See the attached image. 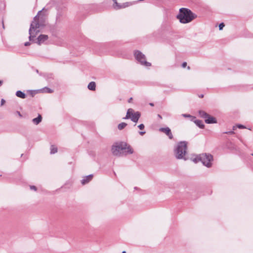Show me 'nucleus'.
<instances>
[{"mask_svg":"<svg viewBox=\"0 0 253 253\" xmlns=\"http://www.w3.org/2000/svg\"><path fill=\"white\" fill-rule=\"evenodd\" d=\"M40 12H41V11H39L38 14ZM44 26L45 24L43 20V18L37 15L31 23L29 30V39L30 41H34V38H36L37 35L40 32V29L43 27Z\"/></svg>","mask_w":253,"mask_h":253,"instance_id":"f257e3e1","label":"nucleus"},{"mask_svg":"<svg viewBox=\"0 0 253 253\" xmlns=\"http://www.w3.org/2000/svg\"><path fill=\"white\" fill-rule=\"evenodd\" d=\"M196 17L197 15L195 13L186 8H181L178 14L176 16L177 19L183 24L189 23Z\"/></svg>","mask_w":253,"mask_h":253,"instance_id":"f03ea898","label":"nucleus"},{"mask_svg":"<svg viewBox=\"0 0 253 253\" xmlns=\"http://www.w3.org/2000/svg\"><path fill=\"white\" fill-rule=\"evenodd\" d=\"M187 146L185 141L179 142L174 149V153L177 159H183L186 160Z\"/></svg>","mask_w":253,"mask_h":253,"instance_id":"7ed1b4c3","label":"nucleus"},{"mask_svg":"<svg viewBox=\"0 0 253 253\" xmlns=\"http://www.w3.org/2000/svg\"><path fill=\"white\" fill-rule=\"evenodd\" d=\"M213 160L212 155L209 153H202L196 155L195 158L193 159V161L196 163L201 162L203 165L208 168L212 167Z\"/></svg>","mask_w":253,"mask_h":253,"instance_id":"20e7f679","label":"nucleus"},{"mask_svg":"<svg viewBox=\"0 0 253 253\" xmlns=\"http://www.w3.org/2000/svg\"><path fill=\"white\" fill-rule=\"evenodd\" d=\"M140 116L141 114L139 112H134L132 109L129 108L127 110L126 116L123 118V119H130L131 121L136 123L138 122Z\"/></svg>","mask_w":253,"mask_h":253,"instance_id":"39448f33","label":"nucleus"},{"mask_svg":"<svg viewBox=\"0 0 253 253\" xmlns=\"http://www.w3.org/2000/svg\"><path fill=\"white\" fill-rule=\"evenodd\" d=\"M126 143H120L115 145H113L112 147L111 151L112 154L114 156H120L123 150H126Z\"/></svg>","mask_w":253,"mask_h":253,"instance_id":"423d86ee","label":"nucleus"},{"mask_svg":"<svg viewBox=\"0 0 253 253\" xmlns=\"http://www.w3.org/2000/svg\"><path fill=\"white\" fill-rule=\"evenodd\" d=\"M134 55L137 61L142 65L148 67L151 65V64L146 61V57L144 54L139 50H136L134 52Z\"/></svg>","mask_w":253,"mask_h":253,"instance_id":"0eeeda50","label":"nucleus"},{"mask_svg":"<svg viewBox=\"0 0 253 253\" xmlns=\"http://www.w3.org/2000/svg\"><path fill=\"white\" fill-rule=\"evenodd\" d=\"M199 116L205 120L206 123L208 124L217 123V120L215 117H213L205 111L200 110L198 112Z\"/></svg>","mask_w":253,"mask_h":253,"instance_id":"6e6552de","label":"nucleus"},{"mask_svg":"<svg viewBox=\"0 0 253 253\" xmlns=\"http://www.w3.org/2000/svg\"><path fill=\"white\" fill-rule=\"evenodd\" d=\"M48 38L47 35H40L37 39L34 38V42H35L37 43L39 45H41L42 43H43L45 41H46Z\"/></svg>","mask_w":253,"mask_h":253,"instance_id":"1a4fd4ad","label":"nucleus"},{"mask_svg":"<svg viewBox=\"0 0 253 253\" xmlns=\"http://www.w3.org/2000/svg\"><path fill=\"white\" fill-rule=\"evenodd\" d=\"M159 130L161 132H163L166 133V134L167 136H168V137L169 139H171L173 138V135L171 132V130L169 127H162L159 129Z\"/></svg>","mask_w":253,"mask_h":253,"instance_id":"9d476101","label":"nucleus"},{"mask_svg":"<svg viewBox=\"0 0 253 253\" xmlns=\"http://www.w3.org/2000/svg\"><path fill=\"white\" fill-rule=\"evenodd\" d=\"M129 5L128 2L124 3L123 5H121L120 3H118L117 1H115L113 4V7L115 9H119L123 8H125L127 7Z\"/></svg>","mask_w":253,"mask_h":253,"instance_id":"9b49d317","label":"nucleus"},{"mask_svg":"<svg viewBox=\"0 0 253 253\" xmlns=\"http://www.w3.org/2000/svg\"><path fill=\"white\" fill-rule=\"evenodd\" d=\"M191 121L194 122L195 124L201 128H203L205 126L203 121L199 120H196V117H192Z\"/></svg>","mask_w":253,"mask_h":253,"instance_id":"f8f14e48","label":"nucleus"},{"mask_svg":"<svg viewBox=\"0 0 253 253\" xmlns=\"http://www.w3.org/2000/svg\"><path fill=\"white\" fill-rule=\"evenodd\" d=\"M93 175L89 174L84 177L82 180L81 183L83 185H84L88 183L92 178Z\"/></svg>","mask_w":253,"mask_h":253,"instance_id":"ddd939ff","label":"nucleus"},{"mask_svg":"<svg viewBox=\"0 0 253 253\" xmlns=\"http://www.w3.org/2000/svg\"><path fill=\"white\" fill-rule=\"evenodd\" d=\"M42 120V117L41 115H39L38 117L32 120L33 123L35 125H38Z\"/></svg>","mask_w":253,"mask_h":253,"instance_id":"4468645a","label":"nucleus"},{"mask_svg":"<svg viewBox=\"0 0 253 253\" xmlns=\"http://www.w3.org/2000/svg\"><path fill=\"white\" fill-rule=\"evenodd\" d=\"M96 87V84L94 82H91L89 83V84L87 85V88L88 89L94 91L95 90Z\"/></svg>","mask_w":253,"mask_h":253,"instance_id":"2eb2a0df","label":"nucleus"},{"mask_svg":"<svg viewBox=\"0 0 253 253\" xmlns=\"http://www.w3.org/2000/svg\"><path fill=\"white\" fill-rule=\"evenodd\" d=\"M16 95L17 97L22 98V99H24L26 97L25 93L20 90H18L16 91Z\"/></svg>","mask_w":253,"mask_h":253,"instance_id":"dca6fc26","label":"nucleus"},{"mask_svg":"<svg viewBox=\"0 0 253 253\" xmlns=\"http://www.w3.org/2000/svg\"><path fill=\"white\" fill-rule=\"evenodd\" d=\"M127 126V124L126 123H121L119 124L118 126V128L119 130H122Z\"/></svg>","mask_w":253,"mask_h":253,"instance_id":"f3484780","label":"nucleus"},{"mask_svg":"<svg viewBox=\"0 0 253 253\" xmlns=\"http://www.w3.org/2000/svg\"><path fill=\"white\" fill-rule=\"evenodd\" d=\"M57 152V148L53 145H51L50 148V153L53 154Z\"/></svg>","mask_w":253,"mask_h":253,"instance_id":"a211bd4d","label":"nucleus"},{"mask_svg":"<svg viewBox=\"0 0 253 253\" xmlns=\"http://www.w3.org/2000/svg\"><path fill=\"white\" fill-rule=\"evenodd\" d=\"M126 149L127 150V151H126V152L128 154H132L133 152V149H132V148L130 146H127L126 145Z\"/></svg>","mask_w":253,"mask_h":253,"instance_id":"6ab92c4d","label":"nucleus"},{"mask_svg":"<svg viewBox=\"0 0 253 253\" xmlns=\"http://www.w3.org/2000/svg\"><path fill=\"white\" fill-rule=\"evenodd\" d=\"M44 91V92H47V93H52L53 92V90L47 87H45L42 89Z\"/></svg>","mask_w":253,"mask_h":253,"instance_id":"aec40b11","label":"nucleus"},{"mask_svg":"<svg viewBox=\"0 0 253 253\" xmlns=\"http://www.w3.org/2000/svg\"><path fill=\"white\" fill-rule=\"evenodd\" d=\"M224 24L223 23H221L219 25V30H221L223 29V27H224Z\"/></svg>","mask_w":253,"mask_h":253,"instance_id":"412c9836","label":"nucleus"},{"mask_svg":"<svg viewBox=\"0 0 253 253\" xmlns=\"http://www.w3.org/2000/svg\"><path fill=\"white\" fill-rule=\"evenodd\" d=\"M138 127L141 129V130H142L144 128V125L142 124L139 125L138 126Z\"/></svg>","mask_w":253,"mask_h":253,"instance_id":"4be33fe9","label":"nucleus"},{"mask_svg":"<svg viewBox=\"0 0 253 253\" xmlns=\"http://www.w3.org/2000/svg\"><path fill=\"white\" fill-rule=\"evenodd\" d=\"M182 116L184 117H186V118H191V119H192V117H193V116H191L189 114H182Z\"/></svg>","mask_w":253,"mask_h":253,"instance_id":"5701e85b","label":"nucleus"},{"mask_svg":"<svg viewBox=\"0 0 253 253\" xmlns=\"http://www.w3.org/2000/svg\"><path fill=\"white\" fill-rule=\"evenodd\" d=\"M30 188L31 190H33L34 191H36L37 190V188H36V187L35 186H34V185L30 186Z\"/></svg>","mask_w":253,"mask_h":253,"instance_id":"b1692460","label":"nucleus"},{"mask_svg":"<svg viewBox=\"0 0 253 253\" xmlns=\"http://www.w3.org/2000/svg\"><path fill=\"white\" fill-rule=\"evenodd\" d=\"M237 127L239 128H246V127L242 125H238L237 126Z\"/></svg>","mask_w":253,"mask_h":253,"instance_id":"393cba45","label":"nucleus"},{"mask_svg":"<svg viewBox=\"0 0 253 253\" xmlns=\"http://www.w3.org/2000/svg\"><path fill=\"white\" fill-rule=\"evenodd\" d=\"M15 114L18 115L20 118L22 117V115L21 114L19 111H16Z\"/></svg>","mask_w":253,"mask_h":253,"instance_id":"a878e982","label":"nucleus"},{"mask_svg":"<svg viewBox=\"0 0 253 253\" xmlns=\"http://www.w3.org/2000/svg\"><path fill=\"white\" fill-rule=\"evenodd\" d=\"M5 102V101L4 99H1V101H0V105H1V106L3 105L4 104Z\"/></svg>","mask_w":253,"mask_h":253,"instance_id":"bb28decb","label":"nucleus"},{"mask_svg":"<svg viewBox=\"0 0 253 253\" xmlns=\"http://www.w3.org/2000/svg\"><path fill=\"white\" fill-rule=\"evenodd\" d=\"M31 44V43L29 42H26L25 43H24V45L25 46H29Z\"/></svg>","mask_w":253,"mask_h":253,"instance_id":"cd10ccee","label":"nucleus"},{"mask_svg":"<svg viewBox=\"0 0 253 253\" xmlns=\"http://www.w3.org/2000/svg\"><path fill=\"white\" fill-rule=\"evenodd\" d=\"M186 65H187V63H186V62H183V63H182V67L183 68H185V67L186 66Z\"/></svg>","mask_w":253,"mask_h":253,"instance_id":"c85d7f7f","label":"nucleus"},{"mask_svg":"<svg viewBox=\"0 0 253 253\" xmlns=\"http://www.w3.org/2000/svg\"><path fill=\"white\" fill-rule=\"evenodd\" d=\"M145 133V131H140L139 132V134L141 135H143V134H144Z\"/></svg>","mask_w":253,"mask_h":253,"instance_id":"c756f323","label":"nucleus"},{"mask_svg":"<svg viewBox=\"0 0 253 253\" xmlns=\"http://www.w3.org/2000/svg\"><path fill=\"white\" fill-rule=\"evenodd\" d=\"M149 105H150V106H154V103H149Z\"/></svg>","mask_w":253,"mask_h":253,"instance_id":"7c9ffc66","label":"nucleus"},{"mask_svg":"<svg viewBox=\"0 0 253 253\" xmlns=\"http://www.w3.org/2000/svg\"><path fill=\"white\" fill-rule=\"evenodd\" d=\"M132 97L130 98L129 99V100H128V102H131V101L132 100Z\"/></svg>","mask_w":253,"mask_h":253,"instance_id":"2f4dec72","label":"nucleus"},{"mask_svg":"<svg viewBox=\"0 0 253 253\" xmlns=\"http://www.w3.org/2000/svg\"><path fill=\"white\" fill-rule=\"evenodd\" d=\"M2 84V82L0 80V86H1Z\"/></svg>","mask_w":253,"mask_h":253,"instance_id":"473e14b6","label":"nucleus"},{"mask_svg":"<svg viewBox=\"0 0 253 253\" xmlns=\"http://www.w3.org/2000/svg\"><path fill=\"white\" fill-rule=\"evenodd\" d=\"M158 117L159 118H160V119H162V116H161L160 115H159V114H158Z\"/></svg>","mask_w":253,"mask_h":253,"instance_id":"72a5a7b5","label":"nucleus"},{"mask_svg":"<svg viewBox=\"0 0 253 253\" xmlns=\"http://www.w3.org/2000/svg\"><path fill=\"white\" fill-rule=\"evenodd\" d=\"M2 27H3V28H4V24H3V22H2Z\"/></svg>","mask_w":253,"mask_h":253,"instance_id":"f704fd0d","label":"nucleus"},{"mask_svg":"<svg viewBox=\"0 0 253 253\" xmlns=\"http://www.w3.org/2000/svg\"><path fill=\"white\" fill-rule=\"evenodd\" d=\"M122 253H126V252L125 251H124L122 252Z\"/></svg>","mask_w":253,"mask_h":253,"instance_id":"c9c22d12","label":"nucleus"},{"mask_svg":"<svg viewBox=\"0 0 253 253\" xmlns=\"http://www.w3.org/2000/svg\"><path fill=\"white\" fill-rule=\"evenodd\" d=\"M229 133H234V132H233V131H231V132H229Z\"/></svg>","mask_w":253,"mask_h":253,"instance_id":"e433bc0d","label":"nucleus"},{"mask_svg":"<svg viewBox=\"0 0 253 253\" xmlns=\"http://www.w3.org/2000/svg\"><path fill=\"white\" fill-rule=\"evenodd\" d=\"M114 2H115V1H116L117 0H112Z\"/></svg>","mask_w":253,"mask_h":253,"instance_id":"4c0bfd02","label":"nucleus"},{"mask_svg":"<svg viewBox=\"0 0 253 253\" xmlns=\"http://www.w3.org/2000/svg\"><path fill=\"white\" fill-rule=\"evenodd\" d=\"M203 96H204V95H201V97H203Z\"/></svg>","mask_w":253,"mask_h":253,"instance_id":"58836bf2","label":"nucleus"},{"mask_svg":"<svg viewBox=\"0 0 253 253\" xmlns=\"http://www.w3.org/2000/svg\"><path fill=\"white\" fill-rule=\"evenodd\" d=\"M252 156H253V154H252Z\"/></svg>","mask_w":253,"mask_h":253,"instance_id":"ea45409f","label":"nucleus"}]
</instances>
